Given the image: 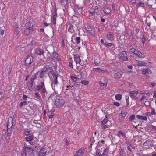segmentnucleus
Wrapping results in <instances>:
<instances>
[{
    "label": "nucleus",
    "mask_w": 156,
    "mask_h": 156,
    "mask_svg": "<svg viewBox=\"0 0 156 156\" xmlns=\"http://www.w3.org/2000/svg\"><path fill=\"white\" fill-rule=\"evenodd\" d=\"M25 27V33L27 35H29L33 30L32 25L30 22H28L26 24Z\"/></svg>",
    "instance_id": "f257e3e1"
},
{
    "label": "nucleus",
    "mask_w": 156,
    "mask_h": 156,
    "mask_svg": "<svg viewBox=\"0 0 156 156\" xmlns=\"http://www.w3.org/2000/svg\"><path fill=\"white\" fill-rule=\"evenodd\" d=\"M65 103L64 100L61 98L58 97L56 99L55 103L58 108L62 107Z\"/></svg>",
    "instance_id": "f03ea898"
},
{
    "label": "nucleus",
    "mask_w": 156,
    "mask_h": 156,
    "mask_svg": "<svg viewBox=\"0 0 156 156\" xmlns=\"http://www.w3.org/2000/svg\"><path fill=\"white\" fill-rule=\"evenodd\" d=\"M130 51L132 53L140 58H143L145 57V56L144 54H143L141 52L138 51L134 48H131L130 49Z\"/></svg>",
    "instance_id": "7ed1b4c3"
},
{
    "label": "nucleus",
    "mask_w": 156,
    "mask_h": 156,
    "mask_svg": "<svg viewBox=\"0 0 156 156\" xmlns=\"http://www.w3.org/2000/svg\"><path fill=\"white\" fill-rule=\"evenodd\" d=\"M33 61V57L31 55L27 56L25 59V65L26 66H29Z\"/></svg>",
    "instance_id": "20e7f679"
},
{
    "label": "nucleus",
    "mask_w": 156,
    "mask_h": 156,
    "mask_svg": "<svg viewBox=\"0 0 156 156\" xmlns=\"http://www.w3.org/2000/svg\"><path fill=\"white\" fill-rule=\"evenodd\" d=\"M119 57L120 60L123 61L128 60L127 52L125 51L120 52L119 54Z\"/></svg>",
    "instance_id": "39448f33"
},
{
    "label": "nucleus",
    "mask_w": 156,
    "mask_h": 156,
    "mask_svg": "<svg viewBox=\"0 0 156 156\" xmlns=\"http://www.w3.org/2000/svg\"><path fill=\"white\" fill-rule=\"evenodd\" d=\"M57 76L56 75L53 76V80L52 81L51 86L52 89L55 91V87H57V84L58 83V82L57 81Z\"/></svg>",
    "instance_id": "423d86ee"
},
{
    "label": "nucleus",
    "mask_w": 156,
    "mask_h": 156,
    "mask_svg": "<svg viewBox=\"0 0 156 156\" xmlns=\"http://www.w3.org/2000/svg\"><path fill=\"white\" fill-rule=\"evenodd\" d=\"M74 59L77 66L78 65V66H79L80 65H81V60L79 55L78 54L74 55Z\"/></svg>",
    "instance_id": "0eeeda50"
},
{
    "label": "nucleus",
    "mask_w": 156,
    "mask_h": 156,
    "mask_svg": "<svg viewBox=\"0 0 156 156\" xmlns=\"http://www.w3.org/2000/svg\"><path fill=\"white\" fill-rule=\"evenodd\" d=\"M38 85L40 86V88L42 90L44 96L46 95L47 94V92L45 88L44 82L43 81L40 82V84Z\"/></svg>",
    "instance_id": "6e6552de"
},
{
    "label": "nucleus",
    "mask_w": 156,
    "mask_h": 156,
    "mask_svg": "<svg viewBox=\"0 0 156 156\" xmlns=\"http://www.w3.org/2000/svg\"><path fill=\"white\" fill-rule=\"evenodd\" d=\"M13 119L12 117H10L8 118L7 124L8 129H10L12 127L13 124Z\"/></svg>",
    "instance_id": "1a4fd4ad"
},
{
    "label": "nucleus",
    "mask_w": 156,
    "mask_h": 156,
    "mask_svg": "<svg viewBox=\"0 0 156 156\" xmlns=\"http://www.w3.org/2000/svg\"><path fill=\"white\" fill-rule=\"evenodd\" d=\"M98 6H95L94 8H91L90 9V13L93 16L94 15L95 13H98Z\"/></svg>",
    "instance_id": "9d476101"
},
{
    "label": "nucleus",
    "mask_w": 156,
    "mask_h": 156,
    "mask_svg": "<svg viewBox=\"0 0 156 156\" xmlns=\"http://www.w3.org/2000/svg\"><path fill=\"white\" fill-rule=\"evenodd\" d=\"M85 152V150L83 148L79 149L76 153L74 156H83Z\"/></svg>",
    "instance_id": "9b49d317"
},
{
    "label": "nucleus",
    "mask_w": 156,
    "mask_h": 156,
    "mask_svg": "<svg viewBox=\"0 0 156 156\" xmlns=\"http://www.w3.org/2000/svg\"><path fill=\"white\" fill-rule=\"evenodd\" d=\"M126 114L124 111H122L119 114V120L120 122H122L124 121V118L126 116Z\"/></svg>",
    "instance_id": "f8f14e48"
},
{
    "label": "nucleus",
    "mask_w": 156,
    "mask_h": 156,
    "mask_svg": "<svg viewBox=\"0 0 156 156\" xmlns=\"http://www.w3.org/2000/svg\"><path fill=\"white\" fill-rule=\"evenodd\" d=\"M138 93V92L137 90L130 91L129 93L130 96L131 98L136 99L137 97L136 95H137Z\"/></svg>",
    "instance_id": "ddd939ff"
},
{
    "label": "nucleus",
    "mask_w": 156,
    "mask_h": 156,
    "mask_svg": "<svg viewBox=\"0 0 156 156\" xmlns=\"http://www.w3.org/2000/svg\"><path fill=\"white\" fill-rule=\"evenodd\" d=\"M70 78L75 83L76 85H79L80 84V80L79 78L73 76H71Z\"/></svg>",
    "instance_id": "4468645a"
},
{
    "label": "nucleus",
    "mask_w": 156,
    "mask_h": 156,
    "mask_svg": "<svg viewBox=\"0 0 156 156\" xmlns=\"http://www.w3.org/2000/svg\"><path fill=\"white\" fill-rule=\"evenodd\" d=\"M86 30L88 32V33L92 35H94V29L91 28L90 26H87L85 27Z\"/></svg>",
    "instance_id": "2eb2a0df"
},
{
    "label": "nucleus",
    "mask_w": 156,
    "mask_h": 156,
    "mask_svg": "<svg viewBox=\"0 0 156 156\" xmlns=\"http://www.w3.org/2000/svg\"><path fill=\"white\" fill-rule=\"evenodd\" d=\"M107 39L110 41H112L115 39L113 33L110 32H108L107 33Z\"/></svg>",
    "instance_id": "dca6fc26"
},
{
    "label": "nucleus",
    "mask_w": 156,
    "mask_h": 156,
    "mask_svg": "<svg viewBox=\"0 0 156 156\" xmlns=\"http://www.w3.org/2000/svg\"><path fill=\"white\" fill-rule=\"evenodd\" d=\"M135 64L137 66H146L147 63L143 61H140L139 60H136L135 62Z\"/></svg>",
    "instance_id": "f3484780"
},
{
    "label": "nucleus",
    "mask_w": 156,
    "mask_h": 156,
    "mask_svg": "<svg viewBox=\"0 0 156 156\" xmlns=\"http://www.w3.org/2000/svg\"><path fill=\"white\" fill-rule=\"evenodd\" d=\"M35 53L38 55H41L44 53V51L40 48H36L35 50Z\"/></svg>",
    "instance_id": "a211bd4d"
},
{
    "label": "nucleus",
    "mask_w": 156,
    "mask_h": 156,
    "mask_svg": "<svg viewBox=\"0 0 156 156\" xmlns=\"http://www.w3.org/2000/svg\"><path fill=\"white\" fill-rule=\"evenodd\" d=\"M47 152V150L44 147L41 148L38 153L39 156H44Z\"/></svg>",
    "instance_id": "6ab92c4d"
},
{
    "label": "nucleus",
    "mask_w": 156,
    "mask_h": 156,
    "mask_svg": "<svg viewBox=\"0 0 156 156\" xmlns=\"http://www.w3.org/2000/svg\"><path fill=\"white\" fill-rule=\"evenodd\" d=\"M104 12L105 14L108 15L111 13V9L110 8L106 6L104 8Z\"/></svg>",
    "instance_id": "aec40b11"
},
{
    "label": "nucleus",
    "mask_w": 156,
    "mask_h": 156,
    "mask_svg": "<svg viewBox=\"0 0 156 156\" xmlns=\"http://www.w3.org/2000/svg\"><path fill=\"white\" fill-rule=\"evenodd\" d=\"M122 75V72H117L114 75V77L115 78L119 79L121 78Z\"/></svg>",
    "instance_id": "412c9836"
},
{
    "label": "nucleus",
    "mask_w": 156,
    "mask_h": 156,
    "mask_svg": "<svg viewBox=\"0 0 156 156\" xmlns=\"http://www.w3.org/2000/svg\"><path fill=\"white\" fill-rule=\"evenodd\" d=\"M117 135L120 137L126 138L125 133L122 131H119L117 132Z\"/></svg>",
    "instance_id": "4be33fe9"
},
{
    "label": "nucleus",
    "mask_w": 156,
    "mask_h": 156,
    "mask_svg": "<svg viewBox=\"0 0 156 156\" xmlns=\"http://www.w3.org/2000/svg\"><path fill=\"white\" fill-rule=\"evenodd\" d=\"M53 58L57 60L58 61H59L60 60V58L58 54L57 53H54L52 55Z\"/></svg>",
    "instance_id": "5701e85b"
},
{
    "label": "nucleus",
    "mask_w": 156,
    "mask_h": 156,
    "mask_svg": "<svg viewBox=\"0 0 156 156\" xmlns=\"http://www.w3.org/2000/svg\"><path fill=\"white\" fill-rule=\"evenodd\" d=\"M136 117L138 119L144 121H146L147 120V118L146 116H141L140 115H137Z\"/></svg>",
    "instance_id": "b1692460"
},
{
    "label": "nucleus",
    "mask_w": 156,
    "mask_h": 156,
    "mask_svg": "<svg viewBox=\"0 0 156 156\" xmlns=\"http://www.w3.org/2000/svg\"><path fill=\"white\" fill-rule=\"evenodd\" d=\"M151 71L150 69H145L143 70L142 71V73L143 75H145L147 73H151Z\"/></svg>",
    "instance_id": "393cba45"
},
{
    "label": "nucleus",
    "mask_w": 156,
    "mask_h": 156,
    "mask_svg": "<svg viewBox=\"0 0 156 156\" xmlns=\"http://www.w3.org/2000/svg\"><path fill=\"white\" fill-rule=\"evenodd\" d=\"M37 73H35L34 74L31 78L30 81L31 82V84H33V82L34 81V80L37 78Z\"/></svg>",
    "instance_id": "a878e982"
},
{
    "label": "nucleus",
    "mask_w": 156,
    "mask_h": 156,
    "mask_svg": "<svg viewBox=\"0 0 156 156\" xmlns=\"http://www.w3.org/2000/svg\"><path fill=\"white\" fill-rule=\"evenodd\" d=\"M23 150H24L25 154L26 155L28 152L30 151L31 148L25 146L23 148Z\"/></svg>",
    "instance_id": "bb28decb"
},
{
    "label": "nucleus",
    "mask_w": 156,
    "mask_h": 156,
    "mask_svg": "<svg viewBox=\"0 0 156 156\" xmlns=\"http://www.w3.org/2000/svg\"><path fill=\"white\" fill-rule=\"evenodd\" d=\"M33 139V137L32 135L26 137V140L28 142V143L31 140H32Z\"/></svg>",
    "instance_id": "cd10ccee"
},
{
    "label": "nucleus",
    "mask_w": 156,
    "mask_h": 156,
    "mask_svg": "<svg viewBox=\"0 0 156 156\" xmlns=\"http://www.w3.org/2000/svg\"><path fill=\"white\" fill-rule=\"evenodd\" d=\"M35 94L36 98L38 101L41 100V97L39 93L36 92Z\"/></svg>",
    "instance_id": "c85d7f7f"
},
{
    "label": "nucleus",
    "mask_w": 156,
    "mask_h": 156,
    "mask_svg": "<svg viewBox=\"0 0 156 156\" xmlns=\"http://www.w3.org/2000/svg\"><path fill=\"white\" fill-rule=\"evenodd\" d=\"M143 145L144 146L149 147L150 146H152L150 142L149 141H147L145 142H144L143 143Z\"/></svg>",
    "instance_id": "c756f323"
},
{
    "label": "nucleus",
    "mask_w": 156,
    "mask_h": 156,
    "mask_svg": "<svg viewBox=\"0 0 156 156\" xmlns=\"http://www.w3.org/2000/svg\"><path fill=\"white\" fill-rule=\"evenodd\" d=\"M108 118L107 117H105L103 120L101 122V125L105 124L108 122Z\"/></svg>",
    "instance_id": "7c9ffc66"
},
{
    "label": "nucleus",
    "mask_w": 156,
    "mask_h": 156,
    "mask_svg": "<svg viewBox=\"0 0 156 156\" xmlns=\"http://www.w3.org/2000/svg\"><path fill=\"white\" fill-rule=\"evenodd\" d=\"M115 98L116 100H120L122 98V96L120 94H116V95H115Z\"/></svg>",
    "instance_id": "2f4dec72"
},
{
    "label": "nucleus",
    "mask_w": 156,
    "mask_h": 156,
    "mask_svg": "<svg viewBox=\"0 0 156 156\" xmlns=\"http://www.w3.org/2000/svg\"><path fill=\"white\" fill-rule=\"evenodd\" d=\"M108 151V149H106L104 150L103 153L101 154L103 156H107V154Z\"/></svg>",
    "instance_id": "473e14b6"
},
{
    "label": "nucleus",
    "mask_w": 156,
    "mask_h": 156,
    "mask_svg": "<svg viewBox=\"0 0 156 156\" xmlns=\"http://www.w3.org/2000/svg\"><path fill=\"white\" fill-rule=\"evenodd\" d=\"M80 83H81V84H82L83 85H87L89 83V82L88 81L84 80L81 81L80 82Z\"/></svg>",
    "instance_id": "72a5a7b5"
},
{
    "label": "nucleus",
    "mask_w": 156,
    "mask_h": 156,
    "mask_svg": "<svg viewBox=\"0 0 156 156\" xmlns=\"http://www.w3.org/2000/svg\"><path fill=\"white\" fill-rule=\"evenodd\" d=\"M151 112H149L148 114L149 115H153L156 114V112H155V110L153 108H151Z\"/></svg>",
    "instance_id": "f704fd0d"
},
{
    "label": "nucleus",
    "mask_w": 156,
    "mask_h": 156,
    "mask_svg": "<svg viewBox=\"0 0 156 156\" xmlns=\"http://www.w3.org/2000/svg\"><path fill=\"white\" fill-rule=\"evenodd\" d=\"M103 45L108 48L111 47L113 45L112 43H108V44L103 43Z\"/></svg>",
    "instance_id": "c9c22d12"
},
{
    "label": "nucleus",
    "mask_w": 156,
    "mask_h": 156,
    "mask_svg": "<svg viewBox=\"0 0 156 156\" xmlns=\"http://www.w3.org/2000/svg\"><path fill=\"white\" fill-rule=\"evenodd\" d=\"M68 0H61L60 3L63 5H66L67 3Z\"/></svg>",
    "instance_id": "e433bc0d"
},
{
    "label": "nucleus",
    "mask_w": 156,
    "mask_h": 156,
    "mask_svg": "<svg viewBox=\"0 0 156 156\" xmlns=\"http://www.w3.org/2000/svg\"><path fill=\"white\" fill-rule=\"evenodd\" d=\"M94 156H102V155L100 153V152L96 151L94 154Z\"/></svg>",
    "instance_id": "4c0bfd02"
},
{
    "label": "nucleus",
    "mask_w": 156,
    "mask_h": 156,
    "mask_svg": "<svg viewBox=\"0 0 156 156\" xmlns=\"http://www.w3.org/2000/svg\"><path fill=\"white\" fill-rule=\"evenodd\" d=\"M45 72V71H41L39 75V76L41 78H42L44 76Z\"/></svg>",
    "instance_id": "58836bf2"
},
{
    "label": "nucleus",
    "mask_w": 156,
    "mask_h": 156,
    "mask_svg": "<svg viewBox=\"0 0 156 156\" xmlns=\"http://www.w3.org/2000/svg\"><path fill=\"white\" fill-rule=\"evenodd\" d=\"M27 104V102L26 101H23L20 103V106H23L26 105Z\"/></svg>",
    "instance_id": "ea45409f"
},
{
    "label": "nucleus",
    "mask_w": 156,
    "mask_h": 156,
    "mask_svg": "<svg viewBox=\"0 0 156 156\" xmlns=\"http://www.w3.org/2000/svg\"><path fill=\"white\" fill-rule=\"evenodd\" d=\"M144 105L147 106H149L150 105V102L148 101H146L144 102Z\"/></svg>",
    "instance_id": "a19ab883"
},
{
    "label": "nucleus",
    "mask_w": 156,
    "mask_h": 156,
    "mask_svg": "<svg viewBox=\"0 0 156 156\" xmlns=\"http://www.w3.org/2000/svg\"><path fill=\"white\" fill-rule=\"evenodd\" d=\"M135 117V115H131L129 117V119L130 121H132L133 120Z\"/></svg>",
    "instance_id": "79ce46f5"
},
{
    "label": "nucleus",
    "mask_w": 156,
    "mask_h": 156,
    "mask_svg": "<svg viewBox=\"0 0 156 156\" xmlns=\"http://www.w3.org/2000/svg\"><path fill=\"white\" fill-rule=\"evenodd\" d=\"M76 41L77 44H79L80 42V38L79 37L76 38Z\"/></svg>",
    "instance_id": "37998d69"
},
{
    "label": "nucleus",
    "mask_w": 156,
    "mask_h": 156,
    "mask_svg": "<svg viewBox=\"0 0 156 156\" xmlns=\"http://www.w3.org/2000/svg\"><path fill=\"white\" fill-rule=\"evenodd\" d=\"M141 41L143 42V44H144L146 41V38L144 35H143V37L141 39Z\"/></svg>",
    "instance_id": "c03bdc74"
},
{
    "label": "nucleus",
    "mask_w": 156,
    "mask_h": 156,
    "mask_svg": "<svg viewBox=\"0 0 156 156\" xmlns=\"http://www.w3.org/2000/svg\"><path fill=\"white\" fill-rule=\"evenodd\" d=\"M73 61H71L69 62V66L71 68H73Z\"/></svg>",
    "instance_id": "a18cd8bd"
},
{
    "label": "nucleus",
    "mask_w": 156,
    "mask_h": 156,
    "mask_svg": "<svg viewBox=\"0 0 156 156\" xmlns=\"http://www.w3.org/2000/svg\"><path fill=\"white\" fill-rule=\"evenodd\" d=\"M30 132L29 131H26L24 132V134L26 135H28L30 134Z\"/></svg>",
    "instance_id": "49530a36"
},
{
    "label": "nucleus",
    "mask_w": 156,
    "mask_h": 156,
    "mask_svg": "<svg viewBox=\"0 0 156 156\" xmlns=\"http://www.w3.org/2000/svg\"><path fill=\"white\" fill-rule=\"evenodd\" d=\"M20 29L17 26V27L15 29V32L17 34L19 31Z\"/></svg>",
    "instance_id": "de8ad7c7"
},
{
    "label": "nucleus",
    "mask_w": 156,
    "mask_h": 156,
    "mask_svg": "<svg viewBox=\"0 0 156 156\" xmlns=\"http://www.w3.org/2000/svg\"><path fill=\"white\" fill-rule=\"evenodd\" d=\"M123 154H124V151L122 149H121V151L119 153V156H122V155H123Z\"/></svg>",
    "instance_id": "09e8293b"
},
{
    "label": "nucleus",
    "mask_w": 156,
    "mask_h": 156,
    "mask_svg": "<svg viewBox=\"0 0 156 156\" xmlns=\"http://www.w3.org/2000/svg\"><path fill=\"white\" fill-rule=\"evenodd\" d=\"M138 5L140 6L143 7L144 5V3L143 2H140L138 4Z\"/></svg>",
    "instance_id": "8fccbe9b"
},
{
    "label": "nucleus",
    "mask_w": 156,
    "mask_h": 156,
    "mask_svg": "<svg viewBox=\"0 0 156 156\" xmlns=\"http://www.w3.org/2000/svg\"><path fill=\"white\" fill-rule=\"evenodd\" d=\"M76 6L79 10L80 9L81 10H82L83 8V6L80 7L78 5H76Z\"/></svg>",
    "instance_id": "3c124183"
},
{
    "label": "nucleus",
    "mask_w": 156,
    "mask_h": 156,
    "mask_svg": "<svg viewBox=\"0 0 156 156\" xmlns=\"http://www.w3.org/2000/svg\"><path fill=\"white\" fill-rule=\"evenodd\" d=\"M102 126V128L103 129H105L108 128V126L107 125H105V124H104V125H103Z\"/></svg>",
    "instance_id": "603ef678"
},
{
    "label": "nucleus",
    "mask_w": 156,
    "mask_h": 156,
    "mask_svg": "<svg viewBox=\"0 0 156 156\" xmlns=\"http://www.w3.org/2000/svg\"><path fill=\"white\" fill-rule=\"evenodd\" d=\"M56 18L55 17H53V23L54 24H55L56 23Z\"/></svg>",
    "instance_id": "864d4df0"
},
{
    "label": "nucleus",
    "mask_w": 156,
    "mask_h": 156,
    "mask_svg": "<svg viewBox=\"0 0 156 156\" xmlns=\"http://www.w3.org/2000/svg\"><path fill=\"white\" fill-rule=\"evenodd\" d=\"M113 104L117 106H118L119 105V103L118 102H114Z\"/></svg>",
    "instance_id": "5fc2aeb1"
},
{
    "label": "nucleus",
    "mask_w": 156,
    "mask_h": 156,
    "mask_svg": "<svg viewBox=\"0 0 156 156\" xmlns=\"http://www.w3.org/2000/svg\"><path fill=\"white\" fill-rule=\"evenodd\" d=\"M41 89L40 88V86L38 85L36 87V90H37L38 92H39Z\"/></svg>",
    "instance_id": "6e6d98bb"
},
{
    "label": "nucleus",
    "mask_w": 156,
    "mask_h": 156,
    "mask_svg": "<svg viewBox=\"0 0 156 156\" xmlns=\"http://www.w3.org/2000/svg\"><path fill=\"white\" fill-rule=\"evenodd\" d=\"M94 69H95V70H97L98 72H100V71H103L100 68H94Z\"/></svg>",
    "instance_id": "4d7b16f0"
},
{
    "label": "nucleus",
    "mask_w": 156,
    "mask_h": 156,
    "mask_svg": "<svg viewBox=\"0 0 156 156\" xmlns=\"http://www.w3.org/2000/svg\"><path fill=\"white\" fill-rule=\"evenodd\" d=\"M54 115L53 114H51L50 115H48V117L49 119L52 118L53 117Z\"/></svg>",
    "instance_id": "13d9d810"
},
{
    "label": "nucleus",
    "mask_w": 156,
    "mask_h": 156,
    "mask_svg": "<svg viewBox=\"0 0 156 156\" xmlns=\"http://www.w3.org/2000/svg\"><path fill=\"white\" fill-rule=\"evenodd\" d=\"M28 98V96L25 95H23V98L25 100H27V98Z\"/></svg>",
    "instance_id": "bf43d9fd"
},
{
    "label": "nucleus",
    "mask_w": 156,
    "mask_h": 156,
    "mask_svg": "<svg viewBox=\"0 0 156 156\" xmlns=\"http://www.w3.org/2000/svg\"><path fill=\"white\" fill-rule=\"evenodd\" d=\"M127 149L130 151H132V149L130 146H128L127 147Z\"/></svg>",
    "instance_id": "052dcab7"
},
{
    "label": "nucleus",
    "mask_w": 156,
    "mask_h": 156,
    "mask_svg": "<svg viewBox=\"0 0 156 156\" xmlns=\"http://www.w3.org/2000/svg\"><path fill=\"white\" fill-rule=\"evenodd\" d=\"M136 0H131L130 2L132 4H135L136 2Z\"/></svg>",
    "instance_id": "680f3d73"
},
{
    "label": "nucleus",
    "mask_w": 156,
    "mask_h": 156,
    "mask_svg": "<svg viewBox=\"0 0 156 156\" xmlns=\"http://www.w3.org/2000/svg\"><path fill=\"white\" fill-rule=\"evenodd\" d=\"M153 98H156V91H154Z\"/></svg>",
    "instance_id": "e2e57ef3"
},
{
    "label": "nucleus",
    "mask_w": 156,
    "mask_h": 156,
    "mask_svg": "<svg viewBox=\"0 0 156 156\" xmlns=\"http://www.w3.org/2000/svg\"><path fill=\"white\" fill-rule=\"evenodd\" d=\"M72 87H73L72 86H67V90H68L69 89H71L72 88Z\"/></svg>",
    "instance_id": "0e129e2a"
},
{
    "label": "nucleus",
    "mask_w": 156,
    "mask_h": 156,
    "mask_svg": "<svg viewBox=\"0 0 156 156\" xmlns=\"http://www.w3.org/2000/svg\"><path fill=\"white\" fill-rule=\"evenodd\" d=\"M146 96L145 95L143 96L142 98H141V101H142L144 99L146 98Z\"/></svg>",
    "instance_id": "69168bd1"
},
{
    "label": "nucleus",
    "mask_w": 156,
    "mask_h": 156,
    "mask_svg": "<svg viewBox=\"0 0 156 156\" xmlns=\"http://www.w3.org/2000/svg\"><path fill=\"white\" fill-rule=\"evenodd\" d=\"M57 16V13H56V11H55V12L54 13L53 17H55L56 18V17Z\"/></svg>",
    "instance_id": "338daca9"
},
{
    "label": "nucleus",
    "mask_w": 156,
    "mask_h": 156,
    "mask_svg": "<svg viewBox=\"0 0 156 156\" xmlns=\"http://www.w3.org/2000/svg\"><path fill=\"white\" fill-rule=\"evenodd\" d=\"M139 31H140L138 29H136L135 30V32H136V34H138Z\"/></svg>",
    "instance_id": "774afa93"
}]
</instances>
